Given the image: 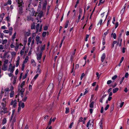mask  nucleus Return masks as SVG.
<instances>
[{"instance_id": "obj_44", "label": "nucleus", "mask_w": 129, "mask_h": 129, "mask_svg": "<svg viewBox=\"0 0 129 129\" xmlns=\"http://www.w3.org/2000/svg\"><path fill=\"white\" fill-rule=\"evenodd\" d=\"M48 28V27L47 26H45L44 27V30H46Z\"/></svg>"}, {"instance_id": "obj_38", "label": "nucleus", "mask_w": 129, "mask_h": 129, "mask_svg": "<svg viewBox=\"0 0 129 129\" xmlns=\"http://www.w3.org/2000/svg\"><path fill=\"white\" fill-rule=\"evenodd\" d=\"M27 99V97L26 96H25L24 98L22 100V101L25 102L26 100Z\"/></svg>"}, {"instance_id": "obj_48", "label": "nucleus", "mask_w": 129, "mask_h": 129, "mask_svg": "<svg viewBox=\"0 0 129 129\" xmlns=\"http://www.w3.org/2000/svg\"><path fill=\"white\" fill-rule=\"evenodd\" d=\"M4 33H9V31L7 30H5L4 31Z\"/></svg>"}, {"instance_id": "obj_34", "label": "nucleus", "mask_w": 129, "mask_h": 129, "mask_svg": "<svg viewBox=\"0 0 129 129\" xmlns=\"http://www.w3.org/2000/svg\"><path fill=\"white\" fill-rule=\"evenodd\" d=\"M6 121H7V120H6V119L5 118H4L3 120V124H5L6 122Z\"/></svg>"}, {"instance_id": "obj_52", "label": "nucleus", "mask_w": 129, "mask_h": 129, "mask_svg": "<svg viewBox=\"0 0 129 129\" xmlns=\"http://www.w3.org/2000/svg\"><path fill=\"white\" fill-rule=\"evenodd\" d=\"M102 120H101V121L100 122V126L101 127V129H102Z\"/></svg>"}, {"instance_id": "obj_23", "label": "nucleus", "mask_w": 129, "mask_h": 129, "mask_svg": "<svg viewBox=\"0 0 129 129\" xmlns=\"http://www.w3.org/2000/svg\"><path fill=\"white\" fill-rule=\"evenodd\" d=\"M16 32H15L14 33V34L13 36H12V40L13 41H14V40L15 38V36L16 35Z\"/></svg>"}, {"instance_id": "obj_11", "label": "nucleus", "mask_w": 129, "mask_h": 129, "mask_svg": "<svg viewBox=\"0 0 129 129\" xmlns=\"http://www.w3.org/2000/svg\"><path fill=\"white\" fill-rule=\"evenodd\" d=\"M18 90L21 93H23L24 91V89L22 87H19V86Z\"/></svg>"}, {"instance_id": "obj_8", "label": "nucleus", "mask_w": 129, "mask_h": 129, "mask_svg": "<svg viewBox=\"0 0 129 129\" xmlns=\"http://www.w3.org/2000/svg\"><path fill=\"white\" fill-rule=\"evenodd\" d=\"M47 0H45V1L43 3V9L45 10L46 8V6L47 5Z\"/></svg>"}, {"instance_id": "obj_21", "label": "nucleus", "mask_w": 129, "mask_h": 129, "mask_svg": "<svg viewBox=\"0 0 129 129\" xmlns=\"http://www.w3.org/2000/svg\"><path fill=\"white\" fill-rule=\"evenodd\" d=\"M15 121L16 119L14 117L11 118L10 121L12 122V125L13 124V123Z\"/></svg>"}, {"instance_id": "obj_59", "label": "nucleus", "mask_w": 129, "mask_h": 129, "mask_svg": "<svg viewBox=\"0 0 129 129\" xmlns=\"http://www.w3.org/2000/svg\"><path fill=\"white\" fill-rule=\"evenodd\" d=\"M42 26H43L42 24H41V26L40 27V29H39V31L41 32V31L42 28Z\"/></svg>"}, {"instance_id": "obj_29", "label": "nucleus", "mask_w": 129, "mask_h": 129, "mask_svg": "<svg viewBox=\"0 0 129 129\" xmlns=\"http://www.w3.org/2000/svg\"><path fill=\"white\" fill-rule=\"evenodd\" d=\"M111 36H113V37L114 39H115L116 38V35L115 33L113 34L112 33L111 35Z\"/></svg>"}, {"instance_id": "obj_63", "label": "nucleus", "mask_w": 129, "mask_h": 129, "mask_svg": "<svg viewBox=\"0 0 129 129\" xmlns=\"http://www.w3.org/2000/svg\"><path fill=\"white\" fill-rule=\"evenodd\" d=\"M12 73H9L8 74V75L10 77H13V75L12 74Z\"/></svg>"}, {"instance_id": "obj_62", "label": "nucleus", "mask_w": 129, "mask_h": 129, "mask_svg": "<svg viewBox=\"0 0 129 129\" xmlns=\"http://www.w3.org/2000/svg\"><path fill=\"white\" fill-rule=\"evenodd\" d=\"M0 34H1V37L2 38H3L4 37V34L3 33H0Z\"/></svg>"}, {"instance_id": "obj_37", "label": "nucleus", "mask_w": 129, "mask_h": 129, "mask_svg": "<svg viewBox=\"0 0 129 129\" xmlns=\"http://www.w3.org/2000/svg\"><path fill=\"white\" fill-rule=\"evenodd\" d=\"M83 118L82 117H80V118L78 120V121L79 122H80L83 121Z\"/></svg>"}, {"instance_id": "obj_9", "label": "nucleus", "mask_w": 129, "mask_h": 129, "mask_svg": "<svg viewBox=\"0 0 129 129\" xmlns=\"http://www.w3.org/2000/svg\"><path fill=\"white\" fill-rule=\"evenodd\" d=\"M122 41V39H121V38H120V37L118 39V41L117 45H118L119 44V46H121V43Z\"/></svg>"}, {"instance_id": "obj_33", "label": "nucleus", "mask_w": 129, "mask_h": 129, "mask_svg": "<svg viewBox=\"0 0 129 129\" xmlns=\"http://www.w3.org/2000/svg\"><path fill=\"white\" fill-rule=\"evenodd\" d=\"M47 34V32L46 31H44L43 32L42 35L43 37H45L46 36Z\"/></svg>"}, {"instance_id": "obj_12", "label": "nucleus", "mask_w": 129, "mask_h": 129, "mask_svg": "<svg viewBox=\"0 0 129 129\" xmlns=\"http://www.w3.org/2000/svg\"><path fill=\"white\" fill-rule=\"evenodd\" d=\"M106 57V55L105 53H103L101 57V61L102 62L104 61Z\"/></svg>"}, {"instance_id": "obj_45", "label": "nucleus", "mask_w": 129, "mask_h": 129, "mask_svg": "<svg viewBox=\"0 0 129 129\" xmlns=\"http://www.w3.org/2000/svg\"><path fill=\"white\" fill-rule=\"evenodd\" d=\"M40 64H39L38 65V67H37V71L36 73H38V71L39 70H40Z\"/></svg>"}, {"instance_id": "obj_19", "label": "nucleus", "mask_w": 129, "mask_h": 129, "mask_svg": "<svg viewBox=\"0 0 129 129\" xmlns=\"http://www.w3.org/2000/svg\"><path fill=\"white\" fill-rule=\"evenodd\" d=\"M29 71V70H28L26 71L25 75L22 78L23 79H24L26 78L27 76V74Z\"/></svg>"}, {"instance_id": "obj_3", "label": "nucleus", "mask_w": 129, "mask_h": 129, "mask_svg": "<svg viewBox=\"0 0 129 129\" xmlns=\"http://www.w3.org/2000/svg\"><path fill=\"white\" fill-rule=\"evenodd\" d=\"M31 1V0H29V4H28V6H26V9L27 11H30V10L32 9L33 8L30 5Z\"/></svg>"}, {"instance_id": "obj_15", "label": "nucleus", "mask_w": 129, "mask_h": 129, "mask_svg": "<svg viewBox=\"0 0 129 129\" xmlns=\"http://www.w3.org/2000/svg\"><path fill=\"white\" fill-rule=\"evenodd\" d=\"M7 68L8 67L7 65L4 64L2 68V69L4 71H6L7 70Z\"/></svg>"}, {"instance_id": "obj_64", "label": "nucleus", "mask_w": 129, "mask_h": 129, "mask_svg": "<svg viewBox=\"0 0 129 129\" xmlns=\"http://www.w3.org/2000/svg\"><path fill=\"white\" fill-rule=\"evenodd\" d=\"M104 110V108L103 107H102L101 108V113H102L103 112Z\"/></svg>"}, {"instance_id": "obj_18", "label": "nucleus", "mask_w": 129, "mask_h": 129, "mask_svg": "<svg viewBox=\"0 0 129 129\" xmlns=\"http://www.w3.org/2000/svg\"><path fill=\"white\" fill-rule=\"evenodd\" d=\"M45 44L43 46L41 47V50L40 51V52L42 53V52L45 49Z\"/></svg>"}, {"instance_id": "obj_1", "label": "nucleus", "mask_w": 129, "mask_h": 129, "mask_svg": "<svg viewBox=\"0 0 129 129\" xmlns=\"http://www.w3.org/2000/svg\"><path fill=\"white\" fill-rule=\"evenodd\" d=\"M43 12L42 11H37L35 16H37V18L39 17V18H41L43 16Z\"/></svg>"}, {"instance_id": "obj_17", "label": "nucleus", "mask_w": 129, "mask_h": 129, "mask_svg": "<svg viewBox=\"0 0 129 129\" xmlns=\"http://www.w3.org/2000/svg\"><path fill=\"white\" fill-rule=\"evenodd\" d=\"M40 37L39 36H37L36 38V40L37 41V44H38L40 40Z\"/></svg>"}, {"instance_id": "obj_47", "label": "nucleus", "mask_w": 129, "mask_h": 129, "mask_svg": "<svg viewBox=\"0 0 129 129\" xmlns=\"http://www.w3.org/2000/svg\"><path fill=\"white\" fill-rule=\"evenodd\" d=\"M16 78H14V80H13V84H14L16 83Z\"/></svg>"}, {"instance_id": "obj_24", "label": "nucleus", "mask_w": 129, "mask_h": 129, "mask_svg": "<svg viewBox=\"0 0 129 129\" xmlns=\"http://www.w3.org/2000/svg\"><path fill=\"white\" fill-rule=\"evenodd\" d=\"M119 89L118 88H114L113 89V93H115Z\"/></svg>"}, {"instance_id": "obj_32", "label": "nucleus", "mask_w": 129, "mask_h": 129, "mask_svg": "<svg viewBox=\"0 0 129 129\" xmlns=\"http://www.w3.org/2000/svg\"><path fill=\"white\" fill-rule=\"evenodd\" d=\"M32 89V85L30 84L29 87V90L31 91Z\"/></svg>"}, {"instance_id": "obj_30", "label": "nucleus", "mask_w": 129, "mask_h": 129, "mask_svg": "<svg viewBox=\"0 0 129 129\" xmlns=\"http://www.w3.org/2000/svg\"><path fill=\"white\" fill-rule=\"evenodd\" d=\"M66 110L65 111V113L66 114L68 113L69 112V108L67 107L66 108Z\"/></svg>"}, {"instance_id": "obj_31", "label": "nucleus", "mask_w": 129, "mask_h": 129, "mask_svg": "<svg viewBox=\"0 0 129 129\" xmlns=\"http://www.w3.org/2000/svg\"><path fill=\"white\" fill-rule=\"evenodd\" d=\"M25 82L24 81H23L19 87H23V85H24Z\"/></svg>"}, {"instance_id": "obj_6", "label": "nucleus", "mask_w": 129, "mask_h": 129, "mask_svg": "<svg viewBox=\"0 0 129 129\" xmlns=\"http://www.w3.org/2000/svg\"><path fill=\"white\" fill-rule=\"evenodd\" d=\"M17 101L16 100H15L14 101H12L11 104V105H13V107L15 108L16 106Z\"/></svg>"}, {"instance_id": "obj_7", "label": "nucleus", "mask_w": 129, "mask_h": 129, "mask_svg": "<svg viewBox=\"0 0 129 129\" xmlns=\"http://www.w3.org/2000/svg\"><path fill=\"white\" fill-rule=\"evenodd\" d=\"M18 3L19 4L18 7L19 8L20 7H21L22 8L23 7L24 3L23 1H21L18 2Z\"/></svg>"}, {"instance_id": "obj_53", "label": "nucleus", "mask_w": 129, "mask_h": 129, "mask_svg": "<svg viewBox=\"0 0 129 129\" xmlns=\"http://www.w3.org/2000/svg\"><path fill=\"white\" fill-rule=\"evenodd\" d=\"M3 112L4 113H7L8 112V111L7 110H3Z\"/></svg>"}, {"instance_id": "obj_40", "label": "nucleus", "mask_w": 129, "mask_h": 129, "mask_svg": "<svg viewBox=\"0 0 129 129\" xmlns=\"http://www.w3.org/2000/svg\"><path fill=\"white\" fill-rule=\"evenodd\" d=\"M74 55H72L71 56L70 60L71 62H72L73 61V59L74 58Z\"/></svg>"}, {"instance_id": "obj_60", "label": "nucleus", "mask_w": 129, "mask_h": 129, "mask_svg": "<svg viewBox=\"0 0 129 129\" xmlns=\"http://www.w3.org/2000/svg\"><path fill=\"white\" fill-rule=\"evenodd\" d=\"M24 53V51L23 50H21L20 52V54L21 55H23Z\"/></svg>"}, {"instance_id": "obj_27", "label": "nucleus", "mask_w": 129, "mask_h": 129, "mask_svg": "<svg viewBox=\"0 0 129 129\" xmlns=\"http://www.w3.org/2000/svg\"><path fill=\"white\" fill-rule=\"evenodd\" d=\"M7 40L6 39L3 40H2V44L3 45H4L5 44H6L7 42Z\"/></svg>"}, {"instance_id": "obj_22", "label": "nucleus", "mask_w": 129, "mask_h": 129, "mask_svg": "<svg viewBox=\"0 0 129 129\" xmlns=\"http://www.w3.org/2000/svg\"><path fill=\"white\" fill-rule=\"evenodd\" d=\"M40 24L39 23H38L37 24V25H36V33H37L39 29V26Z\"/></svg>"}, {"instance_id": "obj_35", "label": "nucleus", "mask_w": 129, "mask_h": 129, "mask_svg": "<svg viewBox=\"0 0 129 129\" xmlns=\"http://www.w3.org/2000/svg\"><path fill=\"white\" fill-rule=\"evenodd\" d=\"M35 25L34 24H32L31 25V29H34L35 28Z\"/></svg>"}, {"instance_id": "obj_50", "label": "nucleus", "mask_w": 129, "mask_h": 129, "mask_svg": "<svg viewBox=\"0 0 129 129\" xmlns=\"http://www.w3.org/2000/svg\"><path fill=\"white\" fill-rule=\"evenodd\" d=\"M31 62L32 63H35L34 65H33L34 66H36V63L35 61L34 60H31Z\"/></svg>"}, {"instance_id": "obj_5", "label": "nucleus", "mask_w": 129, "mask_h": 129, "mask_svg": "<svg viewBox=\"0 0 129 129\" xmlns=\"http://www.w3.org/2000/svg\"><path fill=\"white\" fill-rule=\"evenodd\" d=\"M29 11V14L31 16H35V11L34 10V9L33 8L30 11Z\"/></svg>"}, {"instance_id": "obj_13", "label": "nucleus", "mask_w": 129, "mask_h": 129, "mask_svg": "<svg viewBox=\"0 0 129 129\" xmlns=\"http://www.w3.org/2000/svg\"><path fill=\"white\" fill-rule=\"evenodd\" d=\"M31 16L30 15L27 16V20L28 21L31 20L32 21H34V19L31 17Z\"/></svg>"}, {"instance_id": "obj_36", "label": "nucleus", "mask_w": 129, "mask_h": 129, "mask_svg": "<svg viewBox=\"0 0 129 129\" xmlns=\"http://www.w3.org/2000/svg\"><path fill=\"white\" fill-rule=\"evenodd\" d=\"M28 60V59L26 57L24 59V60L23 61V63H26L27 61Z\"/></svg>"}, {"instance_id": "obj_46", "label": "nucleus", "mask_w": 129, "mask_h": 129, "mask_svg": "<svg viewBox=\"0 0 129 129\" xmlns=\"http://www.w3.org/2000/svg\"><path fill=\"white\" fill-rule=\"evenodd\" d=\"M109 105H107L106 106V107H105V110H107L109 108Z\"/></svg>"}, {"instance_id": "obj_26", "label": "nucleus", "mask_w": 129, "mask_h": 129, "mask_svg": "<svg viewBox=\"0 0 129 129\" xmlns=\"http://www.w3.org/2000/svg\"><path fill=\"white\" fill-rule=\"evenodd\" d=\"M14 93V91L12 90L11 91V92L10 93V97H12L13 96Z\"/></svg>"}, {"instance_id": "obj_4", "label": "nucleus", "mask_w": 129, "mask_h": 129, "mask_svg": "<svg viewBox=\"0 0 129 129\" xmlns=\"http://www.w3.org/2000/svg\"><path fill=\"white\" fill-rule=\"evenodd\" d=\"M42 53L40 52L39 54H37V59L39 61V63L41 62V60L42 58Z\"/></svg>"}, {"instance_id": "obj_14", "label": "nucleus", "mask_w": 129, "mask_h": 129, "mask_svg": "<svg viewBox=\"0 0 129 129\" xmlns=\"http://www.w3.org/2000/svg\"><path fill=\"white\" fill-rule=\"evenodd\" d=\"M18 12L19 14H21L23 12V9L21 7H20L19 8L18 10Z\"/></svg>"}, {"instance_id": "obj_51", "label": "nucleus", "mask_w": 129, "mask_h": 129, "mask_svg": "<svg viewBox=\"0 0 129 129\" xmlns=\"http://www.w3.org/2000/svg\"><path fill=\"white\" fill-rule=\"evenodd\" d=\"M112 82V81L111 80H109L107 82V83L108 84H109L111 83Z\"/></svg>"}, {"instance_id": "obj_16", "label": "nucleus", "mask_w": 129, "mask_h": 129, "mask_svg": "<svg viewBox=\"0 0 129 129\" xmlns=\"http://www.w3.org/2000/svg\"><path fill=\"white\" fill-rule=\"evenodd\" d=\"M5 15V14L4 13L1 14L0 15V22H1L2 21L3 18Z\"/></svg>"}, {"instance_id": "obj_42", "label": "nucleus", "mask_w": 129, "mask_h": 129, "mask_svg": "<svg viewBox=\"0 0 129 129\" xmlns=\"http://www.w3.org/2000/svg\"><path fill=\"white\" fill-rule=\"evenodd\" d=\"M84 75H85V74H84V73H82V74L81 76V78H80L81 80H82V79L83 78V77L84 76Z\"/></svg>"}, {"instance_id": "obj_43", "label": "nucleus", "mask_w": 129, "mask_h": 129, "mask_svg": "<svg viewBox=\"0 0 129 129\" xmlns=\"http://www.w3.org/2000/svg\"><path fill=\"white\" fill-rule=\"evenodd\" d=\"M117 77V76L115 75L112 78V79L113 80H115Z\"/></svg>"}, {"instance_id": "obj_20", "label": "nucleus", "mask_w": 129, "mask_h": 129, "mask_svg": "<svg viewBox=\"0 0 129 129\" xmlns=\"http://www.w3.org/2000/svg\"><path fill=\"white\" fill-rule=\"evenodd\" d=\"M62 73H60L59 74L58 76V79L59 81L61 80L62 78Z\"/></svg>"}, {"instance_id": "obj_10", "label": "nucleus", "mask_w": 129, "mask_h": 129, "mask_svg": "<svg viewBox=\"0 0 129 129\" xmlns=\"http://www.w3.org/2000/svg\"><path fill=\"white\" fill-rule=\"evenodd\" d=\"M15 67V66H14L11 67H9L8 69V71H10L11 73H13Z\"/></svg>"}, {"instance_id": "obj_2", "label": "nucleus", "mask_w": 129, "mask_h": 129, "mask_svg": "<svg viewBox=\"0 0 129 129\" xmlns=\"http://www.w3.org/2000/svg\"><path fill=\"white\" fill-rule=\"evenodd\" d=\"M53 83H50L47 89V91H50V92L51 93L53 88Z\"/></svg>"}, {"instance_id": "obj_25", "label": "nucleus", "mask_w": 129, "mask_h": 129, "mask_svg": "<svg viewBox=\"0 0 129 129\" xmlns=\"http://www.w3.org/2000/svg\"><path fill=\"white\" fill-rule=\"evenodd\" d=\"M94 104V102L93 101L90 104L89 107L90 108H93V105Z\"/></svg>"}, {"instance_id": "obj_57", "label": "nucleus", "mask_w": 129, "mask_h": 129, "mask_svg": "<svg viewBox=\"0 0 129 129\" xmlns=\"http://www.w3.org/2000/svg\"><path fill=\"white\" fill-rule=\"evenodd\" d=\"M102 19H100V20L99 21L98 25L99 24H100V25H101L102 24Z\"/></svg>"}, {"instance_id": "obj_61", "label": "nucleus", "mask_w": 129, "mask_h": 129, "mask_svg": "<svg viewBox=\"0 0 129 129\" xmlns=\"http://www.w3.org/2000/svg\"><path fill=\"white\" fill-rule=\"evenodd\" d=\"M128 73L127 72L126 73L125 75V77H126V78H127L128 77Z\"/></svg>"}, {"instance_id": "obj_28", "label": "nucleus", "mask_w": 129, "mask_h": 129, "mask_svg": "<svg viewBox=\"0 0 129 129\" xmlns=\"http://www.w3.org/2000/svg\"><path fill=\"white\" fill-rule=\"evenodd\" d=\"M69 23V21L68 20H67L66 22L65 25L64 27L65 28H66L67 27Z\"/></svg>"}, {"instance_id": "obj_55", "label": "nucleus", "mask_w": 129, "mask_h": 129, "mask_svg": "<svg viewBox=\"0 0 129 129\" xmlns=\"http://www.w3.org/2000/svg\"><path fill=\"white\" fill-rule=\"evenodd\" d=\"M32 39L31 37H29L28 38V42L30 43Z\"/></svg>"}, {"instance_id": "obj_41", "label": "nucleus", "mask_w": 129, "mask_h": 129, "mask_svg": "<svg viewBox=\"0 0 129 129\" xmlns=\"http://www.w3.org/2000/svg\"><path fill=\"white\" fill-rule=\"evenodd\" d=\"M8 61V59H5V61H4V64L6 65L7 64Z\"/></svg>"}, {"instance_id": "obj_58", "label": "nucleus", "mask_w": 129, "mask_h": 129, "mask_svg": "<svg viewBox=\"0 0 129 129\" xmlns=\"http://www.w3.org/2000/svg\"><path fill=\"white\" fill-rule=\"evenodd\" d=\"M7 4H11V0H8V1L7 2Z\"/></svg>"}, {"instance_id": "obj_49", "label": "nucleus", "mask_w": 129, "mask_h": 129, "mask_svg": "<svg viewBox=\"0 0 129 129\" xmlns=\"http://www.w3.org/2000/svg\"><path fill=\"white\" fill-rule=\"evenodd\" d=\"M39 74L38 73L34 77V79H36L38 77V76Z\"/></svg>"}, {"instance_id": "obj_54", "label": "nucleus", "mask_w": 129, "mask_h": 129, "mask_svg": "<svg viewBox=\"0 0 129 129\" xmlns=\"http://www.w3.org/2000/svg\"><path fill=\"white\" fill-rule=\"evenodd\" d=\"M124 77H122L121 80L120 82V84H121L122 83V82H123V80H124Z\"/></svg>"}, {"instance_id": "obj_56", "label": "nucleus", "mask_w": 129, "mask_h": 129, "mask_svg": "<svg viewBox=\"0 0 129 129\" xmlns=\"http://www.w3.org/2000/svg\"><path fill=\"white\" fill-rule=\"evenodd\" d=\"M116 85H117V84L116 83H115L114 84V85H111L110 86H111V87H113V88H114L116 87Z\"/></svg>"}, {"instance_id": "obj_39", "label": "nucleus", "mask_w": 129, "mask_h": 129, "mask_svg": "<svg viewBox=\"0 0 129 129\" xmlns=\"http://www.w3.org/2000/svg\"><path fill=\"white\" fill-rule=\"evenodd\" d=\"M125 6L124 8H123L122 9L121 11V13H122L123 14L124 12V10L125 9Z\"/></svg>"}]
</instances>
